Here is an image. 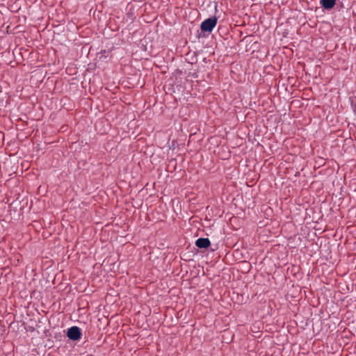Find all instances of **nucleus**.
<instances>
[{"mask_svg":"<svg viewBox=\"0 0 356 356\" xmlns=\"http://www.w3.org/2000/svg\"><path fill=\"white\" fill-rule=\"evenodd\" d=\"M216 24L217 18L216 17L207 18L201 23V31L202 32L211 33Z\"/></svg>","mask_w":356,"mask_h":356,"instance_id":"f257e3e1","label":"nucleus"},{"mask_svg":"<svg viewBox=\"0 0 356 356\" xmlns=\"http://www.w3.org/2000/svg\"><path fill=\"white\" fill-rule=\"evenodd\" d=\"M67 337L73 341H77L81 337V332L79 327L73 326L68 329L67 333Z\"/></svg>","mask_w":356,"mask_h":356,"instance_id":"f03ea898","label":"nucleus"},{"mask_svg":"<svg viewBox=\"0 0 356 356\" xmlns=\"http://www.w3.org/2000/svg\"><path fill=\"white\" fill-rule=\"evenodd\" d=\"M195 245L199 248H207L211 245L208 238H199L195 241Z\"/></svg>","mask_w":356,"mask_h":356,"instance_id":"7ed1b4c3","label":"nucleus"},{"mask_svg":"<svg viewBox=\"0 0 356 356\" xmlns=\"http://www.w3.org/2000/svg\"><path fill=\"white\" fill-rule=\"evenodd\" d=\"M336 0H320V4L325 10H331L334 8Z\"/></svg>","mask_w":356,"mask_h":356,"instance_id":"20e7f679","label":"nucleus"},{"mask_svg":"<svg viewBox=\"0 0 356 356\" xmlns=\"http://www.w3.org/2000/svg\"><path fill=\"white\" fill-rule=\"evenodd\" d=\"M202 273H203V274H205V272L204 271V268H202Z\"/></svg>","mask_w":356,"mask_h":356,"instance_id":"39448f33","label":"nucleus"}]
</instances>
